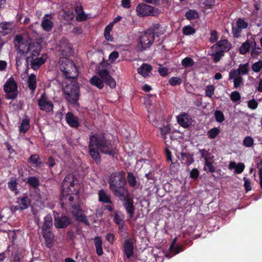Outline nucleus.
<instances>
[{"mask_svg":"<svg viewBox=\"0 0 262 262\" xmlns=\"http://www.w3.org/2000/svg\"><path fill=\"white\" fill-rule=\"evenodd\" d=\"M88 147L91 157L97 164L101 161L98 149L102 153L112 157H114L116 154L115 148L113 147L111 141L106 139L104 134L91 136Z\"/></svg>","mask_w":262,"mask_h":262,"instance_id":"f257e3e1","label":"nucleus"},{"mask_svg":"<svg viewBox=\"0 0 262 262\" xmlns=\"http://www.w3.org/2000/svg\"><path fill=\"white\" fill-rule=\"evenodd\" d=\"M109 189L115 196L123 197L129 192L126 187V180L124 171L113 172L108 179Z\"/></svg>","mask_w":262,"mask_h":262,"instance_id":"f03ea898","label":"nucleus"},{"mask_svg":"<svg viewBox=\"0 0 262 262\" xmlns=\"http://www.w3.org/2000/svg\"><path fill=\"white\" fill-rule=\"evenodd\" d=\"M64 98L70 104H77L80 96L79 84L77 79L69 80L62 88Z\"/></svg>","mask_w":262,"mask_h":262,"instance_id":"7ed1b4c3","label":"nucleus"},{"mask_svg":"<svg viewBox=\"0 0 262 262\" xmlns=\"http://www.w3.org/2000/svg\"><path fill=\"white\" fill-rule=\"evenodd\" d=\"M59 63V68L67 79L69 80L77 79L78 71L73 61L67 58H61Z\"/></svg>","mask_w":262,"mask_h":262,"instance_id":"20e7f679","label":"nucleus"},{"mask_svg":"<svg viewBox=\"0 0 262 262\" xmlns=\"http://www.w3.org/2000/svg\"><path fill=\"white\" fill-rule=\"evenodd\" d=\"M35 45L37 46L36 49L33 51L30 56L26 57L27 63L28 64L30 63L31 68L35 70L38 69L47 59L46 54H43L40 57H38L42 48L40 44H35Z\"/></svg>","mask_w":262,"mask_h":262,"instance_id":"39448f33","label":"nucleus"},{"mask_svg":"<svg viewBox=\"0 0 262 262\" xmlns=\"http://www.w3.org/2000/svg\"><path fill=\"white\" fill-rule=\"evenodd\" d=\"M136 11L139 16H158L160 10L157 8L154 7L146 4H139L136 7Z\"/></svg>","mask_w":262,"mask_h":262,"instance_id":"423d86ee","label":"nucleus"},{"mask_svg":"<svg viewBox=\"0 0 262 262\" xmlns=\"http://www.w3.org/2000/svg\"><path fill=\"white\" fill-rule=\"evenodd\" d=\"M4 90L8 99H14L17 96V85L12 77L9 78L4 86Z\"/></svg>","mask_w":262,"mask_h":262,"instance_id":"0eeeda50","label":"nucleus"},{"mask_svg":"<svg viewBox=\"0 0 262 262\" xmlns=\"http://www.w3.org/2000/svg\"><path fill=\"white\" fill-rule=\"evenodd\" d=\"M155 40L154 35L148 32V30H146L139 38V45L140 48V51H143L150 48L153 44Z\"/></svg>","mask_w":262,"mask_h":262,"instance_id":"6e6552de","label":"nucleus"},{"mask_svg":"<svg viewBox=\"0 0 262 262\" xmlns=\"http://www.w3.org/2000/svg\"><path fill=\"white\" fill-rule=\"evenodd\" d=\"M122 202V205L126 210L127 214L130 219H132L134 215L135 207L134 205L133 199L130 196L129 192L125 194L123 197H118Z\"/></svg>","mask_w":262,"mask_h":262,"instance_id":"1a4fd4ad","label":"nucleus"},{"mask_svg":"<svg viewBox=\"0 0 262 262\" xmlns=\"http://www.w3.org/2000/svg\"><path fill=\"white\" fill-rule=\"evenodd\" d=\"M39 109L46 112H51L53 110V103L49 100V98L46 93H42L37 100Z\"/></svg>","mask_w":262,"mask_h":262,"instance_id":"9d476101","label":"nucleus"},{"mask_svg":"<svg viewBox=\"0 0 262 262\" xmlns=\"http://www.w3.org/2000/svg\"><path fill=\"white\" fill-rule=\"evenodd\" d=\"M135 242L134 238L125 239L124 241L123 250L127 259H130L134 255Z\"/></svg>","mask_w":262,"mask_h":262,"instance_id":"9b49d317","label":"nucleus"},{"mask_svg":"<svg viewBox=\"0 0 262 262\" xmlns=\"http://www.w3.org/2000/svg\"><path fill=\"white\" fill-rule=\"evenodd\" d=\"M72 224V219L67 215L54 217V226L57 229H65Z\"/></svg>","mask_w":262,"mask_h":262,"instance_id":"f8f14e48","label":"nucleus"},{"mask_svg":"<svg viewBox=\"0 0 262 262\" xmlns=\"http://www.w3.org/2000/svg\"><path fill=\"white\" fill-rule=\"evenodd\" d=\"M75 183L74 182V176L71 174L67 175L63 179L62 183V196L61 201H63L65 197L64 193L69 192L71 189V187H74Z\"/></svg>","mask_w":262,"mask_h":262,"instance_id":"ddd939ff","label":"nucleus"},{"mask_svg":"<svg viewBox=\"0 0 262 262\" xmlns=\"http://www.w3.org/2000/svg\"><path fill=\"white\" fill-rule=\"evenodd\" d=\"M231 43L227 39H221L211 47L212 50L222 51L224 53L228 52L231 49Z\"/></svg>","mask_w":262,"mask_h":262,"instance_id":"4468645a","label":"nucleus"},{"mask_svg":"<svg viewBox=\"0 0 262 262\" xmlns=\"http://www.w3.org/2000/svg\"><path fill=\"white\" fill-rule=\"evenodd\" d=\"M35 44H39L37 42H33L29 44H27L26 42H23L17 46V49L18 50V52L20 54H25L28 53L29 52H30L31 53L33 52V50L36 49L37 47Z\"/></svg>","mask_w":262,"mask_h":262,"instance_id":"2eb2a0df","label":"nucleus"},{"mask_svg":"<svg viewBox=\"0 0 262 262\" xmlns=\"http://www.w3.org/2000/svg\"><path fill=\"white\" fill-rule=\"evenodd\" d=\"M66 120L71 127L77 128L80 125L78 117L75 116L72 112H69L66 114Z\"/></svg>","mask_w":262,"mask_h":262,"instance_id":"dca6fc26","label":"nucleus"},{"mask_svg":"<svg viewBox=\"0 0 262 262\" xmlns=\"http://www.w3.org/2000/svg\"><path fill=\"white\" fill-rule=\"evenodd\" d=\"M148 32L155 36L160 37L161 35L164 33V29L160 26L159 24L154 23L152 25L147 29Z\"/></svg>","mask_w":262,"mask_h":262,"instance_id":"f3484780","label":"nucleus"},{"mask_svg":"<svg viewBox=\"0 0 262 262\" xmlns=\"http://www.w3.org/2000/svg\"><path fill=\"white\" fill-rule=\"evenodd\" d=\"M53 23L51 21V17L49 14H46L42 18L41 26L47 31H51L53 27Z\"/></svg>","mask_w":262,"mask_h":262,"instance_id":"a211bd4d","label":"nucleus"},{"mask_svg":"<svg viewBox=\"0 0 262 262\" xmlns=\"http://www.w3.org/2000/svg\"><path fill=\"white\" fill-rule=\"evenodd\" d=\"M41 232L45 239L47 246L49 248L52 247L54 236L51 230H41Z\"/></svg>","mask_w":262,"mask_h":262,"instance_id":"6ab92c4d","label":"nucleus"},{"mask_svg":"<svg viewBox=\"0 0 262 262\" xmlns=\"http://www.w3.org/2000/svg\"><path fill=\"white\" fill-rule=\"evenodd\" d=\"M13 24L9 22L3 21L0 23V34L5 36L9 34L13 29Z\"/></svg>","mask_w":262,"mask_h":262,"instance_id":"aec40b11","label":"nucleus"},{"mask_svg":"<svg viewBox=\"0 0 262 262\" xmlns=\"http://www.w3.org/2000/svg\"><path fill=\"white\" fill-rule=\"evenodd\" d=\"M152 70V67L147 63H143L142 66L138 69V73L144 77L149 75Z\"/></svg>","mask_w":262,"mask_h":262,"instance_id":"412c9836","label":"nucleus"},{"mask_svg":"<svg viewBox=\"0 0 262 262\" xmlns=\"http://www.w3.org/2000/svg\"><path fill=\"white\" fill-rule=\"evenodd\" d=\"M30 127V118L25 115V118L21 121L20 125L19 126V131L21 133L25 134L27 133Z\"/></svg>","mask_w":262,"mask_h":262,"instance_id":"4be33fe9","label":"nucleus"},{"mask_svg":"<svg viewBox=\"0 0 262 262\" xmlns=\"http://www.w3.org/2000/svg\"><path fill=\"white\" fill-rule=\"evenodd\" d=\"M98 195L99 202L106 204H112L111 196L103 189L100 190Z\"/></svg>","mask_w":262,"mask_h":262,"instance_id":"5701e85b","label":"nucleus"},{"mask_svg":"<svg viewBox=\"0 0 262 262\" xmlns=\"http://www.w3.org/2000/svg\"><path fill=\"white\" fill-rule=\"evenodd\" d=\"M53 227V219L50 214H47L43 218V224L41 227V230H51Z\"/></svg>","mask_w":262,"mask_h":262,"instance_id":"b1692460","label":"nucleus"},{"mask_svg":"<svg viewBox=\"0 0 262 262\" xmlns=\"http://www.w3.org/2000/svg\"><path fill=\"white\" fill-rule=\"evenodd\" d=\"M189 115L187 114H181L177 117L178 123L184 127H187L189 125Z\"/></svg>","mask_w":262,"mask_h":262,"instance_id":"393cba45","label":"nucleus"},{"mask_svg":"<svg viewBox=\"0 0 262 262\" xmlns=\"http://www.w3.org/2000/svg\"><path fill=\"white\" fill-rule=\"evenodd\" d=\"M160 130V134L162 138L164 139L165 144L168 146L167 142L168 141L166 140V135L170 133L171 131V128L168 124L163 125L162 126L159 128Z\"/></svg>","mask_w":262,"mask_h":262,"instance_id":"a878e982","label":"nucleus"},{"mask_svg":"<svg viewBox=\"0 0 262 262\" xmlns=\"http://www.w3.org/2000/svg\"><path fill=\"white\" fill-rule=\"evenodd\" d=\"M19 201V207H21V211H23L28 208L31 203L30 199L27 196H23L18 199Z\"/></svg>","mask_w":262,"mask_h":262,"instance_id":"bb28decb","label":"nucleus"},{"mask_svg":"<svg viewBox=\"0 0 262 262\" xmlns=\"http://www.w3.org/2000/svg\"><path fill=\"white\" fill-rule=\"evenodd\" d=\"M94 244L96 248V251L98 256L103 254V249L102 247V241L100 236H96L94 238Z\"/></svg>","mask_w":262,"mask_h":262,"instance_id":"cd10ccee","label":"nucleus"},{"mask_svg":"<svg viewBox=\"0 0 262 262\" xmlns=\"http://www.w3.org/2000/svg\"><path fill=\"white\" fill-rule=\"evenodd\" d=\"M181 160L184 161V163L190 165L194 162L193 155L189 152H181Z\"/></svg>","mask_w":262,"mask_h":262,"instance_id":"c85d7f7f","label":"nucleus"},{"mask_svg":"<svg viewBox=\"0 0 262 262\" xmlns=\"http://www.w3.org/2000/svg\"><path fill=\"white\" fill-rule=\"evenodd\" d=\"M90 82L92 85L96 86L99 89H102L104 86L103 81L97 76H93L90 79Z\"/></svg>","mask_w":262,"mask_h":262,"instance_id":"c756f323","label":"nucleus"},{"mask_svg":"<svg viewBox=\"0 0 262 262\" xmlns=\"http://www.w3.org/2000/svg\"><path fill=\"white\" fill-rule=\"evenodd\" d=\"M28 87L32 91H34L36 88V78L35 75L31 74L28 80Z\"/></svg>","mask_w":262,"mask_h":262,"instance_id":"7c9ffc66","label":"nucleus"},{"mask_svg":"<svg viewBox=\"0 0 262 262\" xmlns=\"http://www.w3.org/2000/svg\"><path fill=\"white\" fill-rule=\"evenodd\" d=\"M214 52L210 55L213 57V61L214 63H217L220 61L223 56L225 55V53L222 51L213 50Z\"/></svg>","mask_w":262,"mask_h":262,"instance_id":"2f4dec72","label":"nucleus"},{"mask_svg":"<svg viewBox=\"0 0 262 262\" xmlns=\"http://www.w3.org/2000/svg\"><path fill=\"white\" fill-rule=\"evenodd\" d=\"M185 16L188 20H191L197 18L199 17V13L196 10L189 9L186 11Z\"/></svg>","mask_w":262,"mask_h":262,"instance_id":"473e14b6","label":"nucleus"},{"mask_svg":"<svg viewBox=\"0 0 262 262\" xmlns=\"http://www.w3.org/2000/svg\"><path fill=\"white\" fill-rule=\"evenodd\" d=\"M127 180L129 186L130 187L135 188L137 184L136 177L131 172H128L127 175Z\"/></svg>","mask_w":262,"mask_h":262,"instance_id":"72a5a7b5","label":"nucleus"},{"mask_svg":"<svg viewBox=\"0 0 262 262\" xmlns=\"http://www.w3.org/2000/svg\"><path fill=\"white\" fill-rule=\"evenodd\" d=\"M251 43L249 40L244 42L239 48V53L242 55H245L250 51Z\"/></svg>","mask_w":262,"mask_h":262,"instance_id":"f704fd0d","label":"nucleus"},{"mask_svg":"<svg viewBox=\"0 0 262 262\" xmlns=\"http://www.w3.org/2000/svg\"><path fill=\"white\" fill-rule=\"evenodd\" d=\"M28 162L35 164L36 167L39 166L42 163L39 156L37 154L32 155L28 159Z\"/></svg>","mask_w":262,"mask_h":262,"instance_id":"c9c22d12","label":"nucleus"},{"mask_svg":"<svg viewBox=\"0 0 262 262\" xmlns=\"http://www.w3.org/2000/svg\"><path fill=\"white\" fill-rule=\"evenodd\" d=\"M97 74L101 77V79L104 81L111 75L107 69H100V68L97 70Z\"/></svg>","mask_w":262,"mask_h":262,"instance_id":"e433bc0d","label":"nucleus"},{"mask_svg":"<svg viewBox=\"0 0 262 262\" xmlns=\"http://www.w3.org/2000/svg\"><path fill=\"white\" fill-rule=\"evenodd\" d=\"M204 170L207 173H213L215 171V167L213 165L212 163L210 161V160H206V161L205 162Z\"/></svg>","mask_w":262,"mask_h":262,"instance_id":"4c0bfd02","label":"nucleus"},{"mask_svg":"<svg viewBox=\"0 0 262 262\" xmlns=\"http://www.w3.org/2000/svg\"><path fill=\"white\" fill-rule=\"evenodd\" d=\"M254 140L252 137L247 136L244 139L243 145L246 147H251L254 144Z\"/></svg>","mask_w":262,"mask_h":262,"instance_id":"58836bf2","label":"nucleus"},{"mask_svg":"<svg viewBox=\"0 0 262 262\" xmlns=\"http://www.w3.org/2000/svg\"><path fill=\"white\" fill-rule=\"evenodd\" d=\"M27 183L33 188H36L39 185V181L35 177H29L27 179Z\"/></svg>","mask_w":262,"mask_h":262,"instance_id":"ea45409f","label":"nucleus"},{"mask_svg":"<svg viewBox=\"0 0 262 262\" xmlns=\"http://www.w3.org/2000/svg\"><path fill=\"white\" fill-rule=\"evenodd\" d=\"M194 62L193 60L189 57L184 58L181 61V64L184 68L192 67L194 65Z\"/></svg>","mask_w":262,"mask_h":262,"instance_id":"a19ab883","label":"nucleus"},{"mask_svg":"<svg viewBox=\"0 0 262 262\" xmlns=\"http://www.w3.org/2000/svg\"><path fill=\"white\" fill-rule=\"evenodd\" d=\"M237 70L241 76L246 75L249 72L248 63L240 64Z\"/></svg>","mask_w":262,"mask_h":262,"instance_id":"79ce46f5","label":"nucleus"},{"mask_svg":"<svg viewBox=\"0 0 262 262\" xmlns=\"http://www.w3.org/2000/svg\"><path fill=\"white\" fill-rule=\"evenodd\" d=\"M184 250L183 247L180 245H174L171 244L169 248V251L173 253L174 255L179 253Z\"/></svg>","mask_w":262,"mask_h":262,"instance_id":"37998d69","label":"nucleus"},{"mask_svg":"<svg viewBox=\"0 0 262 262\" xmlns=\"http://www.w3.org/2000/svg\"><path fill=\"white\" fill-rule=\"evenodd\" d=\"M220 130L217 127H214L209 130L207 135L210 139H214L220 133Z\"/></svg>","mask_w":262,"mask_h":262,"instance_id":"c03bdc74","label":"nucleus"},{"mask_svg":"<svg viewBox=\"0 0 262 262\" xmlns=\"http://www.w3.org/2000/svg\"><path fill=\"white\" fill-rule=\"evenodd\" d=\"M182 32L184 35H189L194 34L195 30L190 26H186L183 27Z\"/></svg>","mask_w":262,"mask_h":262,"instance_id":"a18cd8bd","label":"nucleus"},{"mask_svg":"<svg viewBox=\"0 0 262 262\" xmlns=\"http://www.w3.org/2000/svg\"><path fill=\"white\" fill-rule=\"evenodd\" d=\"M182 82V80L180 77H173L169 79V83L172 86H177L180 85Z\"/></svg>","mask_w":262,"mask_h":262,"instance_id":"49530a36","label":"nucleus"},{"mask_svg":"<svg viewBox=\"0 0 262 262\" xmlns=\"http://www.w3.org/2000/svg\"><path fill=\"white\" fill-rule=\"evenodd\" d=\"M214 117L217 122L221 123L225 120V116L221 111H216L214 113Z\"/></svg>","mask_w":262,"mask_h":262,"instance_id":"de8ad7c7","label":"nucleus"},{"mask_svg":"<svg viewBox=\"0 0 262 262\" xmlns=\"http://www.w3.org/2000/svg\"><path fill=\"white\" fill-rule=\"evenodd\" d=\"M256 43L255 41L254 42V48H253L251 52V55L252 58L257 57L260 53L261 48L258 46L256 47Z\"/></svg>","mask_w":262,"mask_h":262,"instance_id":"09e8293b","label":"nucleus"},{"mask_svg":"<svg viewBox=\"0 0 262 262\" xmlns=\"http://www.w3.org/2000/svg\"><path fill=\"white\" fill-rule=\"evenodd\" d=\"M77 216V217L75 218L77 221L83 223L86 226H90V223L87 220L86 216L84 215L83 213H80L78 216Z\"/></svg>","mask_w":262,"mask_h":262,"instance_id":"8fccbe9b","label":"nucleus"},{"mask_svg":"<svg viewBox=\"0 0 262 262\" xmlns=\"http://www.w3.org/2000/svg\"><path fill=\"white\" fill-rule=\"evenodd\" d=\"M214 93V87L213 85H208L205 89L206 96L211 98Z\"/></svg>","mask_w":262,"mask_h":262,"instance_id":"3c124183","label":"nucleus"},{"mask_svg":"<svg viewBox=\"0 0 262 262\" xmlns=\"http://www.w3.org/2000/svg\"><path fill=\"white\" fill-rule=\"evenodd\" d=\"M199 153L201 155V158H203L205 160V162L206 160H210V158L209 156L210 155V153L208 150L205 149H199Z\"/></svg>","mask_w":262,"mask_h":262,"instance_id":"603ef678","label":"nucleus"},{"mask_svg":"<svg viewBox=\"0 0 262 262\" xmlns=\"http://www.w3.org/2000/svg\"><path fill=\"white\" fill-rule=\"evenodd\" d=\"M69 192H66V193H64V195L65 197L64 198L63 201H61V198H60V202L62 206L63 205L64 202L67 201V200L69 201L70 205L72 204L74 201V196L71 195H69Z\"/></svg>","mask_w":262,"mask_h":262,"instance_id":"864d4df0","label":"nucleus"},{"mask_svg":"<svg viewBox=\"0 0 262 262\" xmlns=\"http://www.w3.org/2000/svg\"><path fill=\"white\" fill-rule=\"evenodd\" d=\"M244 85V79L243 77H237L233 80L234 88L237 89L241 86Z\"/></svg>","mask_w":262,"mask_h":262,"instance_id":"5fc2aeb1","label":"nucleus"},{"mask_svg":"<svg viewBox=\"0 0 262 262\" xmlns=\"http://www.w3.org/2000/svg\"><path fill=\"white\" fill-rule=\"evenodd\" d=\"M103 82L112 89L115 88L116 85L115 80L111 76L108 77V78Z\"/></svg>","mask_w":262,"mask_h":262,"instance_id":"6e6d98bb","label":"nucleus"},{"mask_svg":"<svg viewBox=\"0 0 262 262\" xmlns=\"http://www.w3.org/2000/svg\"><path fill=\"white\" fill-rule=\"evenodd\" d=\"M230 99L233 102H237L241 99V96L237 91H233L231 93Z\"/></svg>","mask_w":262,"mask_h":262,"instance_id":"4d7b16f0","label":"nucleus"},{"mask_svg":"<svg viewBox=\"0 0 262 262\" xmlns=\"http://www.w3.org/2000/svg\"><path fill=\"white\" fill-rule=\"evenodd\" d=\"M248 24L243 19L239 18L236 21V26L241 30L246 29L248 27Z\"/></svg>","mask_w":262,"mask_h":262,"instance_id":"13d9d810","label":"nucleus"},{"mask_svg":"<svg viewBox=\"0 0 262 262\" xmlns=\"http://www.w3.org/2000/svg\"><path fill=\"white\" fill-rule=\"evenodd\" d=\"M241 77L238 71L237 70L232 69L230 71L229 74V79L232 80L236 78L237 77Z\"/></svg>","mask_w":262,"mask_h":262,"instance_id":"bf43d9fd","label":"nucleus"},{"mask_svg":"<svg viewBox=\"0 0 262 262\" xmlns=\"http://www.w3.org/2000/svg\"><path fill=\"white\" fill-rule=\"evenodd\" d=\"M262 68V61L258 60V61L253 63L252 66V70L256 73L259 72Z\"/></svg>","mask_w":262,"mask_h":262,"instance_id":"052dcab7","label":"nucleus"},{"mask_svg":"<svg viewBox=\"0 0 262 262\" xmlns=\"http://www.w3.org/2000/svg\"><path fill=\"white\" fill-rule=\"evenodd\" d=\"M112 24H109L108 26H107L105 29H104V36L106 40H112V39H111V35H110V32L112 30Z\"/></svg>","mask_w":262,"mask_h":262,"instance_id":"680f3d73","label":"nucleus"},{"mask_svg":"<svg viewBox=\"0 0 262 262\" xmlns=\"http://www.w3.org/2000/svg\"><path fill=\"white\" fill-rule=\"evenodd\" d=\"M114 222L116 225L121 224L123 223V215L120 216L117 212H115L114 216Z\"/></svg>","mask_w":262,"mask_h":262,"instance_id":"e2e57ef3","label":"nucleus"},{"mask_svg":"<svg viewBox=\"0 0 262 262\" xmlns=\"http://www.w3.org/2000/svg\"><path fill=\"white\" fill-rule=\"evenodd\" d=\"M218 39V34L216 31L212 30L210 32V37L209 38V41L211 43H215L217 41Z\"/></svg>","mask_w":262,"mask_h":262,"instance_id":"0e129e2a","label":"nucleus"},{"mask_svg":"<svg viewBox=\"0 0 262 262\" xmlns=\"http://www.w3.org/2000/svg\"><path fill=\"white\" fill-rule=\"evenodd\" d=\"M199 171L196 168H193L189 173V177L191 179L196 180L199 176Z\"/></svg>","mask_w":262,"mask_h":262,"instance_id":"69168bd1","label":"nucleus"},{"mask_svg":"<svg viewBox=\"0 0 262 262\" xmlns=\"http://www.w3.org/2000/svg\"><path fill=\"white\" fill-rule=\"evenodd\" d=\"M9 188L12 191H14L17 189V183L16 179L11 180L8 183Z\"/></svg>","mask_w":262,"mask_h":262,"instance_id":"338daca9","label":"nucleus"},{"mask_svg":"<svg viewBox=\"0 0 262 262\" xmlns=\"http://www.w3.org/2000/svg\"><path fill=\"white\" fill-rule=\"evenodd\" d=\"M73 210L72 211V214L75 218L77 217V215L78 216L80 213H83V210L78 206H73Z\"/></svg>","mask_w":262,"mask_h":262,"instance_id":"774afa93","label":"nucleus"}]
</instances>
